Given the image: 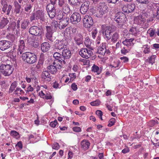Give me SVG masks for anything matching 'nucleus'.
<instances>
[{
    "label": "nucleus",
    "instance_id": "f257e3e1",
    "mask_svg": "<svg viewBox=\"0 0 159 159\" xmlns=\"http://www.w3.org/2000/svg\"><path fill=\"white\" fill-rule=\"evenodd\" d=\"M22 57L23 60L29 64H33L37 61L36 55L30 52H25L22 54Z\"/></svg>",
    "mask_w": 159,
    "mask_h": 159
},
{
    "label": "nucleus",
    "instance_id": "f03ea898",
    "mask_svg": "<svg viewBox=\"0 0 159 159\" xmlns=\"http://www.w3.org/2000/svg\"><path fill=\"white\" fill-rule=\"evenodd\" d=\"M14 69L12 65L2 64L0 66V73L5 76H8L12 74Z\"/></svg>",
    "mask_w": 159,
    "mask_h": 159
},
{
    "label": "nucleus",
    "instance_id": "7ed1b4c3",
    "mask_svg": "<svg viewBox=\"0 0 159 159\" xmlns=\"http://www.w3.org/2000/svg\"><path fill=\"white\" fill-rule=\"evenodd\" d=\"M108 11V7L104 3L100 4L98 7L96 16L98 17H102L104 15L106 14Z\"/></svg>",
    "mask_w": 159,
    "mask_h": 159
},
{
    "label": "nucleus",
    "instance_id": "20e7f679",
    "mask_svg": "<svg viewBox=\"0 0 159 159\" xmlns=\"http://www.w3.org/2000/svg\"><path fill=\"white\" fill-rule=\"evenodd\" d=\"M68 45L67 41L66 39L59 40L57 39L54 43L55 48L57 50H61L66 48Z\"/></svg>",
    "mask_w": 159,
    "mask_h": 159
},
{
    "label": "nucleus",
    "instance_id": "39448f33",
    "mask_svg": "<svg viewBox=\"0 0 159 159\" xmlns=\"http://www.w3.org/2000/svg\"><path fill=\"white\" fill-rule=\"evenodd\" d=\"M29 32L31 35L41 38L42 34V28L37 26L34 25L31 26L29 29Z\"/></svg>",
    "mask_w": 159,
    "mask_h": 159
},
{
    "label": "nucleus",
    "instance_id": "423d86ee",
    "mask_svg": "<svg viewBox=\"0 0 159 159\" xmlns=\"http://www.w3.org/2000/svg\"><path fill=\"white\" fill-rule=\"evenodd\" d=\"M114 19L117 23H125L126 18L125 14L122 12H119L116 14Z\"/></svg>",
    "mask_w": 159,
    "mask_h": 159
},
{
    "label": "nucleus",
    "instance_id": "0eeeda50",
    "mask_svg": "<svg viewBox=\"0 0 159 159\" xmlns=\"http://www.w3.org/2000/svg\"><path fill=\"white\" fill-rule=\"evenodd\" d=\"M83 25L85 28L91 27L93 25V20L92 17L89 15H85L83 19Z\"/></svg>",
    "mask_w": 159,
    "mask_h": 159
},
{
    "label": "nucleus",
    "instance_id": "6e6552de",
    "mask_svg": "<svg viewBox=\"0 0 159 159\" xmlns=\"http://www.w3.org/2000/svg\"><path fill=\"white\" fill-rule=\"evenodd\" d=\"M11 45V43L10 41L7 40L0 41V49L2 51L9 49Z\"/></svg>",
    "mask_w": 159,
    "mask_h": 159
},
{
    "label": "nucleus",
    "instance_id": "1a4fd4ad",
    "mask_svg": "<svg viewBox=\"0 0 159 159\" xmlns=\"http://www.w3.org/2000/svg\"><path fill=\"white\" fill-rule=\"evenodd\" d=\"M46 28L47 31L46 34V38L50 42H52L54 40L52 34L53 32L56 31L55 30H53L50 26H46Z\"/></svg>",
    "mask_w": 159,
    "mask_h": 159
},
{
    "label": "nucleus",
    "instance_id": "9d476101",
    "mask_svg": "<svg viewBox=\"0 0 159 159\" xmlns=\"http://www.w3.org/2000/svg\"><path fill=\"white\" fill-rule=\"evenodd\" d=\"M46 9L50 18H53L56 15V9L54 5H52L50 4H48L47 6Z\"/></svg>",
    "mask_w": 159,
    "mask_h": 159
},
{
    "label": "nucleus",
    "instance_id": "9b49d317",
    "mask_svg": "<svg viewBox=\"0 0 159 159\" xmlns=\"http://www.w3.org/2000/svg\"><path fill=\"white\" fill-rule=\"evenodd\" d=\"M62 54V58H64L66 64L68 60L70 58L71 56L70 50L69 48H65L63 50Z\"/></svg>",
    "mask_w": 159,
    "mask_h": 159
},
{
    "label": "nucleus",
    "instance_id": "f8f14e48",
    "mask_svg": "<svg viewBox=\"0 0 159 159\" xmlns=\"http://www.w3.org/2000/svg\"><path fill=\"white\" fill-rule=\"evenodd\" d=\"M103 34L104 35V38L108 40L110 39L111 37L112 34L113 32V30L111 27L109 26H107L104 28Z\"/></svg>",
    "mask_w": 159,
    "mask_h": 159
},
{
    "label": "nucleus",
    "instance_id": "ddd939ff",
    "mask_svg": "<svg viewBox=\"0 0 159 159\" xmlns=\"http://www.w3.org/2000/svg\"><path fill=\"white\" fill-rule=\"evenodd\" d=\"M81 20L80 14L77 12H74L70 17V20L73 24H76L80 22Z\"/></svg>",
    "mask_w": 159,
    "mask_h": 159
},
{
    "label": "nucleus",
    "instance_id": "4468645a",
    "mask_svg": "<svg viewBox=\"0 0 159 159\" xmlns=\"http://www.w3.org/2000/svg\"><path fill=\"white\" fill-rule=\"evenodd\" d=\"M90 2L88 1H87L84 2L81 5L80 8V12L83 14H85L89 8Z\"/></svg>",
    "mask_w": 159,
    "mask_h": 159
},
{
    "label": "nucleus",
    "instance_id": "2eb2a0df",
    "mask_svg": "<svg viewBox=\"0 0 159 159\" xmlns=\"http://www.w3.org/2000/svg\"><path fill=\"white\" fill-rule=\"evenodd\" d=\"M25 2V0H15L14 2V5L15 7V12L16 14H19L20 13L21 6L20 4L23 3V1Z\"/></svg>",
    "mask_w": 159,
    "mask_h": 159
},
{
    "label": "nucleus",
    "instance_id": "dca6fc26",
    "mask_svg": "<svg viewBox=\"0 0 159 159\" xmlns=\"http://www.w3.org/2000/svg\"><path fill=\"white\" fill-rule=\"evenodd\" d=\"M35 13L36 16V20H39L41 22L45 21V14L43 11L39 10L37 11Z\"/></svg>",
    "mask_w": 159,
    "mask_h": 159
},
{
    "label": "nucleus",
    "instance_id": "f3484780",
    "mask_svg": "<svg viewBox=\"0 0 159 159\" xmlns=\"http://www.w3.org/2000/svg\"><path fill=\"white\" fill-rule=\"evenodd\" d=\"M75 42L78 46L83 43V37L80 33L76 34L74 38Z\"/></svg>",
    "mask_w": 159,
    "mask_h": 159
},
{
    "label": "nucleus",
    "instance_id": "a211bd4d",
    "mask_svg": "<svg viewBox=\"0 0 159 159\" xmlns=\"http://www.w3.org/2000/svg\"><path fill=\"white\" fill-rule=\"evenodd\" d=\"M134 21L138 25L142 26L145 22L146 19L143 17L142 15H140L135 18Z\"/></svg>",
    "mask_w": 159,
    "mask_h": 159
},
{
    "label": "nucleus",
    "instance_id": "6ab92c4d",
    "mask_svg": "<svg viewBox=\"0 0 159 159\" xmlns=\"http://www.w3.org/2000/svg\"><path fill=\"white\" fill-rule=\"evenodd\" d=\"M42 78L43 79L50 82L52 80L49 71L47 70L43 71L41 74Z\"/></svg>",
    "mask_w": 159,
    "mask_h": 159
},
{
    "label": "nucleus",
    "instance_id": "aec40b11",
    "mask_svg": "<svg viewBox=\"0 0 159 159\" xmlns=\"http://www.w3.org/2000/svg\"><path fill=\"white\" fill-rule=\"evenodd\" d=\"M68 24L67 19H63L61 20L59 23L58 27L60 29L65 28Z\"/></svg>",
    "mask_w": 159,
    "mask_h": 159
},
{
    "label": "nucleus",
    "instance_id": "412c9836",
    "mask_svg": "<svg viewBox=\"0 0 159 159\" xmlns=\"http://www.w3.org/2000/svg\"><path fill=\"white\" fill-rule=\"evenodd\" d=\"M50 47L51 45L48 43L44 42L41 45V50L43 52H46L49 50Z\"/></svg>",
    "mask_w": 159,
    "mask_h": 159
},
{
    "label": "nucleus",
    "instance_id": "4be33fe9",
    "mask_svg": "<svg viewBox=\"0 0 159 159\" xmlns=\"http://www.w3.org/2000/svg\"><path fill=\"white\" fill-rule=\"evenodd\" d=\"M81 148L84 150H87L89 148L90 143L88 140L86 139L83 140L81 142Z\"/></svg>",
    "mask_w": 159,
    "mask_h": 159
},
{
    "label": "nucleus",
    "instance_id": "5701e85b",
    "mask_svg": "<svg viewBox=\"0 0 159 159\" xmlns=\"http://www.w3.org/2000/svg\"><path fill=\"white\" fill-rule=\"evenodd\" d=\"M62 54H60V56H59L55 58V59L53 62L52 64L55 65L56 63L58 62H60L61 64L62 63H63L64 64H66L65 61L64 60V58H62Z\"/></svg>",
    "mask_w": 159,
    "mask_h": 159
},
{
    "label": "nucleus",
    "instance_id": "b1692460",
    "mask_svg": "<svg viewBox=\"0 0 159 159\" xmlns=\"http://www.w3.org/2000/svg\"><path fill=\"white\" fill-rule=\"evenodd\" d=\"M55 65H51L47 67V70L49 72L52 74H55L57 71V70L55 66Z\"/></svg>",
    "mask_w": 159,
    "mask_h": 159
},
{
    "label": "nucleus",
    "instance_id": "393cba45",
    "mask_svg": "<svg viewBox=\"0 0 159 159\" xmlns=\"http://www.w3.org/2000/svg\"><path fill=\"white\" fill-rule=\"evenodd\" d=\"M9 21L7 18L3 17L0 22V29H3L9 23Z\"/></svg>",
    "mask_w": 159,
    "mask_h": 159
},
{
    "label": "nucleus",
    "instance_id": "a878e982",
    "mask_svg": "<svg viewBox=\"0 0 159 159\" xmlns=\"http://www.w3.org/2000/svg\"><path fill=\"white\" fill-rule=\"evenodd\" d=\"M87 49L83 48L81 49L79 52V54L82 57L86 59L88 58V54L87 53Z\"/></svg>",
    "mask_w": 159,
    "mask_h": 159
},
{
    "label": "nucleus",
    "instance_id": "bb28decb",
    "mask_svg": "<svg viewBox=\"0 0 159 159\" xmlns=\"http://www.w3.org/2000/svg\"><path fill=\"white\" fill-rule=\"evenodd\" d=\"M106 51V48L105 45H102L101 47H98L97 49V52L99 54L104 55Z\"/></svg>",
    "mask_w": 159,
    "mask_h": 159
},
{
    "label": "nucleus",
    "instance_id": "cd10ccee",
    "mask_svg": "<svg viewBox=\"0 0 159 159\" xmlns=\"http://www.w3.org/2000/svg\"><path fill=\"white\" fill-rule=\"evenodd\" d=\"M19 42L18 50L19 51L20 54H22L23 50L24 49L25 44L24 41L22 40H20Z\"/></svg>",
    "mask_w": 159,
    "mask_h": 159
},
{
    "label": "nucleus",
    "instance_id": "c85d7f7f",
    "mask_svg": "<svg viewBox=\"0 0 159 159\" xmlns=\"http://www.w3.org/2000/svg\"><path fill=\"white\" fill-rule=\"evenodd\" d=\"M147 33L149 34L150 37L155 38L156 36V32L155 29H149L147 31Z\"/></svg>",
    "mask_w": 159,
    "mask_h": 159
},
{
    "label": "nucleus",
    "instance_id": "c756f323",
    "mask_svg": "<svg viewBox=\"0 0 159 159\" xmlns=\"http://www.w3.org/2000/svg\"><path fill=\"white\" fill-rule=\"evenodd\" d=\"M68 2L69 4L73 7H75L80 3L79 0H68Z\"/></svg>",
    "mask_w": 159,
    "mask_h": 159
},
{
    "label": "nucleus",
    "instance_id": "7c9ffc66",
    "mask_svg": "<svg viewBox=\"0 0 159 159\" xmlns=\"http://www.w3.org/2000/svg\"><path fill=\"white\" fill-rule=\"evenodd\" d=\"M29 23V21L27 20H24L21 21V28L23 29H26Z\"/></svg>",
    "mask_w": 159,
    "mask_h": 159
},
{
    "label": "nucleus",
    "instance_id": "2f4dec72",
    "mask_svg": "<svg viewBox=\"0 0 159 159\" xmlns=\"http://www.w3.org/2000/svg\"><path fill=\"white\" fill-rule=\"evenodd\" d=\"M135 8V5L134 3H131L127 6V10L128 13H131L134 11Z\"/></svg>",
    "mask_w": 159,
    "mask_h": 159
},
{
    "label": "nucleus",
    "instance_id": "473e14b6",
    "mask_svg": "<svg viewBox=\"0 0 159 159\" xmlns=\"http://www.w3.org/2000/svg\"><path fill=\"white\" fill-rule=\"evenodd\" d=\"M61 9H62L63 11L65 14H69L70 11V7L68 4L61 7Z\"/></svg>",
    "mask_w": 159,
    "mask_h": 159
},
{
    "label": "nucleus",
    "instance_id": "72a5a7b5",
    "mask_svg": "<svg viewBox=\"0 0 159 159\" xmlns=\"http://www.w3.org/2000/svg\"><path fill=\"white\" fill-rule=\"evenodd\" d=\"M16 86L17 82L16 81H14L12 83L9 90V93H12L13 91H15V88H16Z\"/></svg>",
    "mask_w": 159,
    "mask_h": 159
},
{
    "label": "nucleus",
    "instance_id": "f704fd0d",
    "mask_svg": "<svg viewBox=\"0 0 159 159\" xmlns=\"http://www.w3.org/2000/svg\"><path fill=\"white\" fill-rule=\"evenodd\" d=\"M129 32L130 34H131L134 36L137 35L138 31L135 27H132L129 30Z\"/></svg>",
    "mask_w": 159,
    "mask_h": 159
},
{
    "label": "nucleus",
    "instance_id": "c9c22d12",
    "mask_svg": "<svg viewBox=\"0 0 159 159\" xmlns=\"http://www.w3.org/2000/svg\"><path fill=\"white\" fill-rule=\"evenodd\" d=\"M14 93L17 95L19 94L22 95L25 93V92L20 88L17 87L16 89L14 91Z\"/></svg>",
    "mask_w": 159,
    "mask_h": 159
},
{
    "label": "nucleus",
    "instance_id": "e433bc0d",
    "mask_svg": "<svg viewBox=\"0 0 159 159\" xmlns=\"http://www.w3.org/2000/svg\"><path fill=\"white\" fill-rule=\"evenodd\" d=\"M111 35V40L112 42L115 43L117 41L119 38V35L117 32H115Z\"/></svg>",
    "mask_w": 159,
    "mask_h": 159
},
{
    "label": "nucleus",
    "instance_id": "4c0bfd02",
    "mask_svg": "<svg viewBox=\"0 0 159 159\" xmlns=\"http://www.w3.org/2000/svg\"><path fill=\"white\" fill-rule=\"evenodd\" d=\"M58 26V24L56 20H54L51 22V26H50L51 27L53 30H55L56 31Z\"/></svg>",
    "mask_w": 159,
    "mask_h": 159
},
{
    "label": "nucleus",
    "instance_id": "58836bf2",
    "mask_svg": "<svg viewBox=\"0 0 159 159\" xmlns=\"http://www.w3.org/2000/svg\"><path fill=\"white\" fill-rule=\"evenodd\" d=\"M21 19L19 18L18 20H17L16 22V24L15 22H13L11 23L12 25H14V27L15 26V25L16 26V28L18 29V31L20 30V23L21 21Z\"/></svg>",
    "mask_w": 159,
    "mask_h": 159
},
{
    "label": "nucleus",
    "instance_id": "ea45409f",
    "mask_svg": "<svg viewBox=\"0 0 159 159\" xmlns=\"http://www.w3.org/2000/svg\"><path fill=\"white\" fill-rule=\"evenodd\" d=\"M35 38H34V37L33 36H28L26 40L27 43L31 44L34 41V39Z\"/></svg>",
    "mask_w": 159,
    "mask_h": 159
},
{
    "label": "nucleus",
    "instance_id": "a19ab883",
    "mask_svg": "<svg viewBox=\"0 0 159 159\" xmlns=\"http://www.w3.org/2000/svg\"><path fill=\"white\" fill-rule=\"evenodd\" d=\"M11 135L16 139H18L20 137L19 133L15 130H12L11 131Z\"/></svg>",
    "mask_w": 159,
    "mask_h": 159
},
{
    "label": "nucleus",
    "instance_id": "79ce46f5",
    "mask_svg": "<svg viewBox=\"0 0 159 159\" xmlns=\"http://www.w3.org/2000/svg\"><path fill=\"white\" fill-rule=\"evenodd\" d=\"M68 4L66 0H59V5L60 8Z\"/></svg>",
    "mask_w": 159,
    "mask_h": 159
},
{
    "label": "nucleus",
    "instance_id": "37998d69",
    "mask_svg": "<svg viewBox=\"0 0 159 159\" xmlns=\"http://www.w3.org/2000/svg\"><path fill=\"white\" fill-rule=\"evenodd\" d=\"M32 7V5L30 3L26 4L24 7V10L26 12H29Z\"/></svg>",
    "mask_w": 159,
    "mask_h": 159
},
{
    "label": "nucleus",
    "instance_id": "c03bdc74",
    "mask_svg": "<svg viewBox=\"0 0 159 159\" xmlns=\"http://www.w3.org/2000/svg\"><path fill=\"white\" fill-rule=\"evenodd\" d=\"M99 67L94 64L92 67L91 70L92 71L97 72L98 74H100V72H99Z\"/></svg>",
    "mask_w": 159,
    "mask_h": 159
},
{
    "label": "nucleus",
    "instance_id": "a18cd8bd",
    "mask_svg": "<svg viewBox=\"0 0 159 159\" xmlns=\"http://www.w3.org/2000/svg\"><path fill=\"white\" fill-rule=\"evenodd\" d=\"M158 123V121L156 120H152L149 121L148 123V125L150 127L154 126L156 124Z\"/></svg>",
    "mask_w": 159,
    "mask_h": 159
},
{
    "label": "nucleus",
    "instance_id": "49530a36",
    "mask_svg": "<svg viewBox=\"0 0 159 159\" xmlns=\"http://www.w3.org/2000/svg\"><path fill=\"white\" fill-rule=\"evenodd\" d=\"M91 43V42L90 40V39L88 37L86 38L84 43L85 45L86 46V47L89 48L90 46Z\"/></svg>",
    "mask_w": 159,
    "mask_h": 159
},
{
    "label": "nucleus",
    "instance_id": "de8ad7c7",
    "mask_svg": "<svg viewBox=\"0 0 159 159\" xmlns=\"http://www.w3.org/2000/svg\"><path fill=\"white\" fill-rule=\"evenodd\" d=\"M143 48H144L143 52L145 53H148L150 52V48L148 45H145L143 46Z\"/></svg>",
    "mask_w": 159,
    "mask_h": 159
},
{
    "label": "nucleus",
    "instance_id": "09e8293b",
    "mask_svg": "<svg viewBox=\"0 0 159 159\" xmlns=\"http://www.w3.org/2000/svg\"><path fill=\"white\" fill-rule=\"evenodd\" d=\"M155 55H152L148 58V62L152 65L155 62Z\"/></svg>",
    "mask_w": 159,
    "mask_h": 159
},
{
    "label": "nucleus",
    "instance_id": "8fccbe9b",
    "mask_svg": "<svg viewBox=\"0 0 159 159\" xmlns=\"http://www.w3.org/2000/svg\"><path fill=\"white\" fill-rule=\"evenodd\" d=\"M100 102L98 100L94 101H93L90 102V104L92 106H97L99 105L100 104Z\"/></svg>",
    "mask_w": 159,
    "mask_h": 159
},
{
    "label": "nucleus",
    "instance_id": "3c124183",
    "mask_svg": "<svg viewBox=\"0 0 159 159\" xmlns=\"http://www.w3.org/2000/svg\"><path fill=\"white\" fill-rule=\"evenodd\" d=\"M98 32V31L97 30V29L94 28V29H93L92 31L91 34H92V38L94 39L96 36V34Z\"/></svg>",
    "mask_w": 159,
    "mask_h": 159
},
{
    "label": "nucleus",
    "instance_id": "603ef678",
    "mask_svg": "<svg viewBox=\"0 0 159 159\" xmlns=\"http://www.w3.org/2000/svg\"><path fill=\"white\" fill-rule=\"evenodd\" d=\"M115 119L114 118L111 119L109 121V123L108 126L109 127H111L114 125L115 122Z\"/></svg>",
    "mask_w": 159,
    "mask_h": 159
},
{
    "label": "nucleus",
    "instance_id": "864d4df0",
    "mask_svg": "<svg viewBox=\"0 0 159 159\" xmlns=\"http://www.w3.org/2000/svg\"><path fill=\"white\" fill-rule=\"evenodd\" d=\"M153 17L156 18L157 20H159V6L157 8L156 13L153 14Z\"/></svg>",
    "mask_w": 159,
    "mask_h": 159
},
{
    "label": "nucleus",
    "instance_id": "5fc2aeb1",
    "mask_svg": "<svg viewBox=\"0 0 159 159\" xmlns=\"http://www.w3.org/2000/svg\"><path fill=\"white\" fill-rule=\"evenodd\" d=\"M8 53L12 57H14L16 56V51H14L13 50H10Z\"/></svg>",
    "mask_w": 159,
    "mask_h": 159
},
{
    "label": "nucleus",
    "instance_id": "6e6d98bb",
    "mask_svg": "<svg viewBox=\"0 0 159 159\" xmlns=\"http://www.w3.org/2000/svg\"><path fill=\"white\" fill-rule=\"evenodd\" d=\"M137 1L141 4H148L149 2V0H136Z\"/></svg>",
    "mask_w": 159,
    "mask_h": 159
},
{
    "label": "nucleus",
    "instance_id": "4d7b16f0",
    "mask_svg": "<svg viewBox=\"0 0 159 159\" xmlns=\"http://www.w3.org/2000/svg\"><path fill=\"white\" fill-rule=\"evenodd\" d=\"M12 6L11 5H9L8 7L7 8V9L6 11V14L7 15H9L10 14V12L12 9Z\"/></svg>",
    "mask_w": 159,
    "mask_h": 159
},
{
    "label": "nucleus",
    "instance_id": "13d9d810",
    "mask_svg": "<svg viewBox=\"0 0 159 159\" xmlns=\"http://www.w3.org/2000/svg\"><path fill=\"white\" fill-rule=\"evenodd\" d=\"M30 18L31 21H32L35 19L36 20V16H35V12L32 13Z\"/></svg>",
    "mask_w": 159,
    "mask_h": 159
},
{
    "label": "nucleus",
    "instance_id": "bf43d9fd",
    "mask_svg": "<svg viewBox=\"0 0 159 159\" xmlns=\"http://www.w3.org/2000/svg\"><path fill=\"white\" fill-rule=\"evenodd\" d=\"M57 124V120H55L53 121H52L50 123V125L53 127H55Z\"/></svg>",
    "mask_w": 159,
    "mask_h": 159
},
{
    "label": "nucleus",
    "instance_id": "052dcab7",
    "mask_svg": "<svg viewBox=\"0 0 159 159\" xmlns=\"http://www.w3.org/2000/svg\"><path fill=\"white\" fill-rule=\"evenodd\" d=\"M8 6L7 3H6L5 4H4L3 5V7L2 8V11L4 13H5L6 12L7 9V8Z\"/></svg>",
    "mask_w": 159,
    "mask_h": 159
},
{
    "label": "nucleus",
    "instance_id": "680f3d73",
    "mask_svg": "<svg viewBox=\"0 0 159 159\" xmlns=\"http://www.w3.org/2000/svg\"><path fill=\"white\" fill-rule=\"evenodd\" d=\"M16 147H18L20 149H21L22 148V144L21 141H20L16 144Z\"/></svg>",
    "mask_w": 159,
    "mask_h": 159
},
{
    "label": "nucleus",
    "instance_id": "e2e57ef3",
    "mask_svg": "<svg viewBox=\"0 0 159 159\" xmlns=\"http://www.w3.org/2000/svg\"><path fill=\"white\" fill-rule=\"evenodd\" d=\"M59 147H60L58 143H56L53 144L52 148L58 150L59 148Z\"/></svg>",
    "mask_w": 159,
    "mask_h": 159
},
{
    "label": "nucleus",
    "instance_id": "0e129e2a",
    "mask_svg": "<svg viewBox=\"0 0 159 159\" xmlns=\"http://www.w3.org/2000/svg\"><path fill=\"white\" fill-rule=\"evenodd\" d=\"M62 64H63V63L61 64V63H60V62H59L58 63H56V64H55V66L56 67V68L57 70V69H60L61 68V65H62Z\"/></svg>",
    "mask_w": 159,
    "mask_h": 159
},
{
    "label": "nucleus",
    "instance_id": "69168bd1",
    "mask_svg": "<svg viewBox=\"0 0 159 159\" xmlns=\"http://www.w3.org/2000/svg\"><path fill=\"white\" fill-rule=\"evenodd\" d=\"M73 130L74 131L79 132L81 131V129L80 127L76 126L73 127Z\"/></svg>",
    "mask_w": 159,
    "mask_h": 159
},
{
    "label": "nucleus",
    "instance_id": "338daca9",
    "mask_svg": "<svg viewBox=\"0 0 159 159\" xmlns=\"http://www.w3.org/2000/svg\"><path fill=\"white\" fill-rule=\"evenodd\" d=\"M30 44L34 48H37L39 46V43L34 41Z\"/></svg>",
    "mask_w": 159,
    "mask_h": 159
},
{
    "label": "nucleus",
    "instance_id": "774afa93",
    "mask_svg": "<svg viewBox=\"0 0 159 159\" xmlns=\"http://www.w3.org/2000/svg\"><path fill=\"white\" fill-rule=\"evenodd\" d=\"M120 59L123 62H126L129 61L128 58L126 57H121Z\"/></svg>",
    "mask_w": 159,
    "mask_h": 159
}]
</instances>
